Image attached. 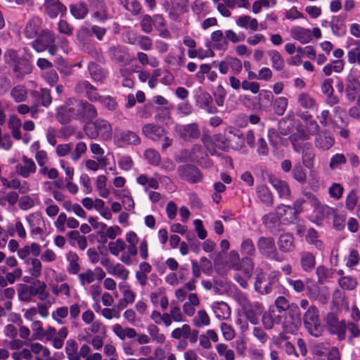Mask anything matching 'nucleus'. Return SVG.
Here are the masks:
<instances>
[{
    "mask_svg": "<svg viewBox=\"0 0 360 360\" xmlns=\"http://www.w3.org/2000/svg\"><path fill=\"white\" fill-rule=\"evenodd\" d=\"M88 69H89V73L91 75V77L95 81L102 80L104 75H103V71H102L101 67H99L98 65H97L96 63H94V62L89 63V64L88 65Z\"/></svg>",
    "mask_w": 360,
    "mask_h": 360,
    "instance_id": "nucleus-43",
    "label": "nucleus"
},
{
    "mask_svg": "<svg viewBox=\"0 0 360 360\" xmlns=\"http://www.w3.org/2000/svg\"><path fill=\"white\" fill-rule=\"evenodd\" d=\"M38 19L32 18L28 23L26 25L25 28V36L29 39H34L38 34Z\"/></svg>",
    "mask_w": 360,
    "mask_h": 360,
    "instance_id": "nucleus-32",
    "label": "nucleus"
},
{
    "mask_svg": "<svg viewBox=\"0 0 360 360\" xmlns=\"http://www.w3.org/2000/svg\"><path fill=\"white\" fill-rule=\"evenodd\" d=\"M285 312L286 316L283 322V326L288 332L292 333L301 325V312L298 306L294 303H292Z\"/></svg>",
    "mask_w": 360,
    "mask_h": 360,
    "instance_id": "nucleus-6",
    "label": "nucleus"
},
{
    "mask_svg": "<svg viewBox=\"0 0 360 360\" xmlns=\"http://www.w3.org/2000/svg\"><path fill=\"white\" fill-rule=\"evenodd\" d=\"M274 95L271 91L262 90L259 94V105L261 110L267 112L272 105Z\"/></svg>",
    "mask_w": 360,
    "mask_h": 360,
    "instance_id": "nucleus-22",
    "label": "nucleus"
},
{
    "mask_svg": "<svg viewBox=\"0 0 360 360\" xmlns=\"http://www.w3.org/2000/svg\"><path fill=\"white\" fill-rule=\"evenodd\" d=\"M360 91V82L352 75H349L347 77V84L345 91L358 92Z\"/></svg>",
    "mask_w": 360,
    "mask_h": 360,
    "instance_id": "nucleus-44",
    "label": "nucleus"
},
{
    "mask_svg": "<svg viewBox=\"0 0 360 360\" xmlns=\"http://www.w3.org/2000/svg\"><path fill=\"white\" fill-rule=\"evenodd\" d=\"M280 273L273 271L267 275L259 270L256 275L255 289L262 295H267L273 291V287L278 283Z\"/></svg>",
    "mask_w": 360,
    "mask_h": 360,
    "instance_id": "nucleus-4",
    "label": "nucleus"
},
{
    "mask_svg": "<svg viewBox=\"0 0 360 360\" xmlns=\"http://www.w3.org/2000/svg\"><path fill=\"white\" fill-rule=\"evenodd\" d=\"M269 181L274 188L277 191L281 198H285L290 195V188L285 181L272 177L269 178Z\"/></svg>",
    "mask_w": 360,
    "mask_h": 360,
    "instance_id": "nucleus-24",
    "label": "nucleus"
},
{
    "mask_svg": "<svg viewBox=\"0 0 360 360\" xmlns=\"http://www.w3.org/2000/svg\"><path fill=\"white\" fill-rule=\"evenodd\" d=\"M298 103L304 108L309 109L313 108L316 105V101L309 94L302 93L298 96Z\"/></svg>",
    "mask_w": 360,
    "mask_h": 360,
    "instance_id": "nucleus-42",
    "label": "nucleus"
},
{
    "mask_svg": "<svg viewBox=\"0 0 360 360\" xmlns=\"http://www.w3.org/2000/svg\"><path fill=\"white\" fill-rule=\"evenodd\" d=\"M339 284L342 288L353 290L357 285L355 278L350 276H343L339 279Z\"/></svg>",
    "mask_w": 360,
    "mask_h": 360,
    "instance_id": "nucleus-54",
    "label": "nucleus"
},
{
    "mask_svg": "<svg viewBox=\"0 0 360 360\" xmlns=\"http://www.w3.org/2000/svg\"><path fill=\"white\" fill-rule=\"evenodd\" d=\"M79 119H82L86 122L93 121L97 116L96 108L86 101H79Z\"/></svg>",
    "mask_w": 360,
    "mask_h": 360,
    "instance_id": "nucleus-15",
    "label": "nucleus"
},
{
    "mask_svg": "<svg viewBox=\"0 0 360 360\" xmlns=\"http://www.w3.org/2000/svg\"><path fill=\"white\" fill-rule=\"evenodd\" d=\"M78 345L75 340H69L67 341L65 352L69 360H79V355L77 354Z\"/></svg>",
    "mask_w": 360,
    "mask_h": 360,
    "instance_id": "nucleus-33",
    "label": "nucleus"
},
{
    "mask_svg": "<svg viewBox=\"0 0 360 360\" xmlns=\"http://www.w3.org/2000/svg\"><path fill=\"white\" fill-rule=\"evenodd\" d=\"M56 118L58 121L63 124L69 123L72 119L64 106H60L58 108Z\"/></svg>",
    "mask_w": 360,
    "mask_h": 360,
    "instance_id": "nucleus-50",
    "label": "nucleus"
},
{
    "mask_svg": "<svg viewBox=\"0 0 360 360\" xmlns=\"http://www.w3.org/2000/svg\"><path fill=\"white\" fill-rule=\"evenodd\" d=\"M346 162L347 159L343 154H336L331 158L329 167L331 169H334L339 165L346 164Z\"/></svg>",
    "mask_w": 360,
    "mask_h": 360,
    "instance_id": "nucleus-64",
    "label": "nucleus"
},
{
    "mask_svg": "<svg viewBox=\"0 0 360 360\" xmlns=\"http://www.w3.org/2000/svg\"><path fill=\"white\" fill-rule=\"evenodd\" d=\"M346 325L347 329L350 333L348 337V341L351 343L352 342L354 338H357L360 337V329L356 323L352 321L348 322Z\"/></svg>",
    "mask_w": 360,
    "mask_h": 360,
    "instance_id": "nucleus-58",
    "label": "nucleus"
},
{
    "mask_svg": "<svg viewBox=\"0 0 360 360\" xmlns=\"http://www.w3.org/2000/svg\"><path fill=\"white\" fill-rule=\"evenodd\" d=\"M72 118L79 119V101L75 98H69L63 105Z\"/></svg>",
    "mask_w": 360,
    "mask_h": 360,
    "instance_id": "nucleus-27",
    "label": "nucleus"
},
{
    "mask_svg": "<svg viewBox=\"0 0 360 360\" xmlns=\"http://www.w3.org/2000/svg\"><path fill=\"white\" fill-rule=\"evenodd\" d=\"M155 119L159 122H166L170 119V112L167 107H158L156 108Z\"/></svg>",
    "mask_w": 360,
    "mask_h": 360,
    "instance_id": "nucleus-55",
    "label": "nucleus"
},
{
    "mask_svg": "<svg viewBox=\"0 0 360 360\" xmlns=\"http://www.w3.org/2000/svg\"><path fill=\"white\" fill-rule=\"evenodd\" d=\"M54 41L55 38L53 33L49 30H43L38 37L32 41V45L37 52H42Z\"/></svg>",
    "mask_w": 360,
    "mask_h": 360,
    "instance_id": "nucleus-10",
    "label": "nucleus"
},
{
    "mask_svg": "<svg viewBox=\"0 0 360 360\" xmlns=\"http://www.w3.org/2000/svg\"><path fill=\"white\" fill-rule=\"evenodd\" d=\"M306 240L308 243L314 245L318 248H322V242L319 240V233L313 228L309 229L306 236Z\"/></svg>",
    "mask_w": 360,
    "mask_h": 360,
    "instance_id": "nucleus-45",
    "label": "nucleus"
},
{
    "mask_svg": "<svg viewBox=\"0 0 360 360\" xmlns=\"http://www.w3.org/2000/svg\"><path fill=\"white\" fill-rule=\"evenodd\" d=\"M257 245L259 252L262 255L267 258L278 260L277 258L278 252L273 237H259Z\"/></svg>",
    "mask_w": 360,
    "mask_h": 360,
    "instance_id": "nucleus-9",
    "label": "nucleus"
},
{
    "mask_svg": "<svg viewBox=\"0 0 360 360\" xmlns=\"http://www.w3.org/2000/svg\"><path fill=\"white\" fill-rule=\"evenodd\" d=\"M212 308L216 317L219 319H228L231 315L229 306L224 302H214Z\"/></svg>",
    "mask_w": 360,
    "mask_h": 360,
    "instance_id": "nucleus-23",
    "label": "nucleus"
},
{
    "mask_svg": "<svg viewBox=\"0 0 360 360\" xmlns=\"http://www.w3.org/2000/svg\"><path fill=\"white\" fill-rule=\"evenodd\" d=\"M120 138L122 141L129 144H137L140 142L139 136L136 135V133L131 131L121 132L120 134Z\"/></svg>",
    "mask_w": 360,
    "mask_h": 360,
    "instance_id": "nucleus-41",
    "label": "nucleus"
},
{
    "mask_svg": "<svg viewBox=\"0 0 360 360\" xmlns=\"http://www.w3.org/2000/svg\"><path fill=\"white\" fill-rule=\"evenodd\" d=\"M215 102L218 106H223L224 99L226 96V91L221 85L217 87L216 91L214 92Z\"/></svg>",
    "mask_w": 360,
    "mask_h": 360,
    "instance_id": "nucleus-59",
    "label": "nucleus"
},
{
    "mask_svg": "<svg viewBox=\"0 0 360 360\" xmlns=\"http://www.w3.org/2000/svg\"><path fill=\"white\" fill-rule=\"evenodd\" d=\"M237 301L246 319L253 325L259 323V317L262 314L264 307L259 302H251L244 295L240 294L237 296Z\"/></svg>",
    "mask_w": 360,
    "mask_h": 360,
    "instance_id": "nucleus-3",
    "label": "nucleus"
},
{
    "mask_svg": "<svg viewBox=\"0 0 360 360\" xmlns=\"http://www.w3.org/2000/svg\"><path fill=\"white\" fill-rule=\"evenodd\" d=\"M184 130L186 135H188L190 138L197 139L200 136V132L198 129L197 124L192 123L188 125H186L184 128Z\"/></svg>",
    "mask_w": 360,
    "mask_h": 360,
    "instance_id": "nucleus-62",
    "label": "nucleus"
},
{
    "mask_svg": "<svg viewBox=\"0 0 360 360\" xmlns=\"http://www.w3.org/2000/svg\"><path fill=\"white\" fill-rule=\"evenodd\" d=\"M147 330L153 341L160 344H162L165 341V335L160 333L159 328L155 325L150 324L148 326Z\"/></svg>",
    "mask_w": 360,
    "mask_h": 360,
    "instance_id": "nucleus-36",
    "label": "nucleus"
},
{
    "mask_svg": "<svg viewBox=\"0 0 360 360\" xmlns=\"http://www.w3.org/2000/svg\"><path fill=\"white\" fill-rule=\"evenodd\" d=\"M314 152L312 148L305 147L302 150V162L308 168L314 164Z\"/></svg>",
    "mask_w": 360,
    "mask_h": 360,
    "instance_id": "nucleus-40",
    "label": "nucleus"
},
{
    "mask_svg": "<svg viewBox=\"0 0 360 360\" xmlns=\"http://www.w3.org/2000/svg\"><path fill=\"white\" fill-rule=\"evenodd\" d=\"M269 55L271 58L273 68L277 70H283L285 62L281 54L276 51H271Z\"/></svg>",
    "mask_w": 360,
    "mask_h": 360,
    "instance_id": "nucleus-39",
    "label": "nucleus"
},
{
    "mask_svg": "<svg viewBox=\"0 0 360 360\" xmlns=\"http://www.w3.org/2000/svg\"><path fill=\"white\" fill-rule=\"evenodd\" d=\"M292 37L300 41L302 44H307L312 39L311 32L309 29L301 27H295L291 30Z\"/></svg>",
    "mask_w": 360,
    "mask_h": 360,
    "instance_id": "nucleus-19",
    "label": "nucleus"
},
{
    "mask_svg": "<svg viewBox=\"0 0 360 360\" xmlns=\"http://www.w3.org/2000/svg\"><path fill=\"white\" fill-rule=\"evenodd\" d=\"M143 133L145 136L153 141H158L165 136L166 131L165 129L155 124H146L142 128Z\"/></svg>",
    "mask_w": 360,
    "mask_h": 360,
    "instance_id": "nucleus-14",
    "label": "nucleus"
},
{
    "mask_svg": "<svg viewBox=\"0 0 360 360\" xmlns=\"http://www.w3.org/2000/svg\"><path fill=\"white\" fill-rule=\"evenodd\" d=\"M214 140L217 147L227 151L229 148L240 150L244 146V138L240 133H235L233 130L226 131L224 134H217Z\"/></svg>",
    "mask_w": 360,
    "mask_h": 360,
    "instance_id": "nucleus-2",
    "label": "nucleus"
},
{
    "mask_svg": "<svg viewBox=\"0 0 360 360\" xmlns=\"http://www.w3.org/2000/svg\"><path fill=\"white\" fill-rule=\"evenodd\" d=\"M326 323L330 334L336 335L340 341L345 339L347 325L345 321H339L334 313L330 312L326 317Z\"/></svg>",
    "mask_w": 360,
    "mask_h": 360,
    "instance_id": "nucleus-5",
    "label": "nucleus"
},
{
    "mask_svg": "<svg viewBox=\"0 0 360 360\" xmlns=\"http://www.w3.org/2000/svg\"><path fill=\"white\" fill-rule=\"evenodd\" d=\"M97 127L96 120L95 122H86L84 127V131L86 136H88L90 139H94L98 136Z\"/></svg>",
    "mask_w": 360,
    "mask_h": 360,
    "instance_id": "nucleus-46",
    "label": "nucleus"
},
{
    "mask_svg": "<svg viewBox=\"0 0 360 360\" xmlns=\"http://www.w3.org/2000/svg\"><path fill=\"white\" fill-rule=\"evenodd\" d=\"M32 65L26 58H20L13 66V71L18 79L22 80L25 75L32 72Z\"/></svg>",
    "mask_w": 360,
    "mask_h": 360,
    "instance_id": "nucleus-13",
    "label": "nucleus"
},
{
    "mask_svg": "<svg viewBox=\"0 0 360 360\" xmlns=\"http://www.w3.org/2000/svg\"><path fill=\"white\" fill-rule=\"evenodd\" d=\"M314 217L317 222H321L325 218H331V216L333 215V210L327 205H321L320 202L314 205Z\"/></svg>",
    "mask_w": 360,
    "mask_h": 360,
    "instance_id": "nucleus-20",
    "label": "nucleus"
},
{
    "mask_svg": "<svg viewBox=\"0 0 360 360\" xmlns=\"http://www.w3.org/2000/svg\"><path fill=\"white\" fill-rule=\"evenodd\" d=\"M217 350L220 356H224L226 360H234L235 354L232 349H228L225 344H219L217 346Z\"/></svg>",
    "mask_w": 360,
    "mask_h": 360,
    "instance_id": "nucleus-49",
    "label": "nucleus"
},
{
    "mask_svg": "<svg viewBox=\"0 0 360 360\" xmlns=\"http://www.w3.org/2000/svg\"><path fill=\"white\" fill-rule=\"evenodd\" d=\"M292 176L295 180L300 184H304L306 181L307 175L304 169L300 165H296L292 169Z\"/></svg>",
    "mask_w": 360,
    "mask_h": 360,
    "instance_id": "nucleus-51",
    "label": "nucleus"
},
{
    "mask_svg": "<svg viewBox=\"0 0 360 360\" xmlns=\"http://www.w3.org/2000/svg\"><path fill=\"white\" fill-rule=\"evenodd\" d=\"M283 314L276 311L273 307L262 313V323L266 330H271L275 324L281 323Z\"/></svg>",
    "mask_w": 360,
    "mask_h": 360,
    "instance_id": "nucleus-11",
    "label": "nucleus"
},
{
    "mask_svg": "<svg viewBox=\"0 0 360 360\" xmlns=\"http://www.w3.org/2000/svg\"><path fill=\"white\" fill-rule=\"evenodd\" d=\"M274 305L278 309L277 311L282 314L283 312L287 311L291 304H289L288 300L284 296H279L276 299Z\"/></svg>",
    "mask_w": 360,
    "mask_h": 360,
    "instance_id": "nucleus-56",
    "label": "nucleus"
},
{
    "mask_svg": "<svg viewBox=\"0 0 360 360\" xmlns=\"http://www.w3.org/2000/svg\"><path fill=\"white\" fill-rule=\"evenodd\" d=\"M98 136L104 140L110 139L112 136V127L109 122L103 119L96 120Z\"/></svg>",
    "mask_w": 360,
    "mask_h": 360,
    "instance_id": "nucleus-25",
    "label": "nucleus"
},
{
    "mask_svg": "<svg viewBox=\"0 0 360 360\" xmlns=\"http://www.w3.org/2000/svg\"><path fill=\"white\" fill-rule=\"evenodd\" d=\"M316 275L318 281L320 284H324L326 280L331 277L333 273L330 270L328 269L326 266L321 265L316 268Z\"/></svg>",
    "mask_w": 360,
    "mask_h": 360,
    "instance_id": "nucleus-47",
    "label": "nucleus"
},
{
    "mask_svg": "<svg viewBox=\"0 0 360 360\" xmlns=\"http://www.w3.org/2000/svg\"><path fill=\"white\" fill-rule=\"evenodd\" d=\"M189 0H167L163 3V7L169 11L170 19L176 20L181 14L188 10Z\"/></svg>",
    "mask_w": 360,
    "mask_h": 360,
    "instance_id": "nucleus-7",
    "label": "nucleus"
},
{
    "mask_svg": "<svg viewBox=\"0 0 360 360\" xmlns=\"http://www.w3.org/2000/svg\"><path fill=\"white\" fill-rule=\"evenodd\" d=\"M67 259L70 262L68 271L69 273L76 274L79 271V264L77 263L79 259L76 253L69 252L67 255Z\"/></svg>",
    "mask_w": 360,
    "mask_h": 360,
    "instance_id": "nucleus-38",
    "label": "nucleus"
},
{
    "mask_svg": "<svg viewBox=\"0 0 360 360\" xmlns=\"http://www.w3.org/2000/svg\"><path fill=\"white\" fill-rule=\"evenodd\" d=\"M12 97L16 102H22L25 100L26 91L22 86L14 87L11 93Z\"/></svg>",
    "mask_w": 360,
    "mask_h": 360,
    "instance_id": "nucleus-61",
    "label": "nucleus"
},
{
    "mask_svg": "<svg viewBox=\"0 0 360 360\" xmlns=\"http://www.w3.org/2000/svg\"><path fill=\"white\" fill-rule=\"evenodd\" d=\"M145 158L148 160V162L153 165H158L161 160L160 155L158 152L151 148L147 149L145 151Z\"/></svg>",
    "mask_w": 360,
    "mask_h": 360,
    "instance_id": "nucleus-48",
    "label": "nucleus"
},
{
    "mask_svg": "<svg viewBox=\"0 0 360 360\" xmlns=\"http://www.w3.org/2000/svg\"><path fill=\"white\" fill-rule=\"evenodd\" d=\"M90 6L94 11V17L100 21L108 18L105 3L101 0H90Z\"/></svg>",
    "mask_w": 360,
    "mask_h": 360,
    "instance_id": "nucleus-18",
    "label": "nucleus"
},
{
    "mask_svg": "<svg viewBox=\"0 0 360 360\" xmlns=\"http://www.w3.org/2000/svg\"><path fill=\"white\" fill-rule=\"evenodd\" d=\"M300 264L304 271H311L315 266L316 259L314 255L309 252L300 253Z\"/></svg>",
    "mask_w": 360,
    "mask_h": 360,
    "instance_id": "nucleus-21",
    "label": "nucleus"
},
{
    "mask_svg": "<svg viewBox=\"0 0 360 360\" xmlns=\"http://www.w3.org/2000/svg\"><path fill=\"white\" fill-rule=\"evenodd\" d=\"M71 14L76 19H84L89 12L87 5L84 2H79L70 6Z\"/></svg>",
    "mask_w": 360,
    "mask_h": 360,
    "instance_id": "nucleus-26",
    "label": "nucleus"
},
{
    "mask_svg": "<svg viewBox=\"0 0 360 360\" xmlns=\"http://www.w3.org/2000/svg\"><path fill=\"white\" fill-rule=\"evenodd\" d=\"M45 13L51 18H56L59 13H65L66 6L58 0H45L44 4Z\"/></svg>",
    "mask_w": 360,
    "mask_h": 360,
    "instance_id": "nucleus-12",
    "label": "nucleus"
},
{
    "mask_svg": "<svg viewBox=\"0 0 360 360\" xmlns=\"http://www.w3.org/2000/svg\"><path fill=\"white\" fill-rule=\"evenodd\" d=\"M241 251L248 257L253 256L255 254V248L252 240L250 238L244 240L241 244Z\"/></svg>",
    "mask_w": 360,
    "mask_h": 360,
    "instance_id": "nucleus-57",
    "label": "nucleus"
},
{
    "mask_svg": "<svg viewBox=\"0 0 360 360\" xmlns=\"http://www.w3.org/2000/svg\"><path fill=\"white\" fill-rule=\"evenodd\" d=\"M303 323L307 332L315 338L322 335L323 327L321 323L319 311L312 304L310 305L303 315Z\"/></svg>",
    "mask_w": 360,
    "mask_h": 360,
    "instance_id": "nucleus-1",
    "label": "nucleus"
},
{
    "mask_svg": "<svg viewBox=\"0 0 360 360\" xmlns=\"http://www.w3.org/2000/svg\"><path fill=\"white\" fill-rule=\"evenodd\" d=\"M108 247L111 254L117 256L120 252L125 249L126 245L124 241L117 239L115 242H110Z\"/></svg>",
    "mask_w": 360,
    "mask_h": 360,
    "instance_id": "nucleus-53",
    "label": "nucleus"
},
{
    "mask_svg": "<svg viewBox=\"0 0 360 360\" xmlns=\"http://www.w3.org/2000/svg\"><path fill=\"white\" fill-rule=\"evenodd\" d=\"M109 52L111 58L117 62H122L125 60L127 53L125 49L122 46H112L110 48Z\"/></svg>",
    "mask_w": 360,
    "mask_h": 360,
    "instance_id": "nucleus-34",
    "label": "nucleus"
},
{
    "mask_svg": "<svg viewBox=\"0 0 360 360\" xmlns=\"http://www.w3.org/2000/svg\"><path fill=\"white\" fill-rule=\"evenodd\" d=\"M191 333V326L188 324H184L181 328L174 329L171 334L172 338L176 340H180L181 338L187 339Z\"/></svg>",
    "mask_w": 360,
    "mask_h": 360,
    "instance_id": "nucleus-37",
    "label": "nucleus"
},
{
    "mask_svg": "<svg viewBox=\"0 0 360 360\" xmlns=\"http://www.w3.org/2000/svg\"><path fill=\"white\" fill-rule=\"evenodd\" d=\"M194 324L200 327L201 326H208L210 324V318L205 310H200L198 312V316L194 319Z\"/></svg>",
    "mask_w": 360,
    "mask_h": 360,
    "instance_id": "nucleus-52",
    "label": "nucleus"
},
{
    "mask_svg": "<svg viewBox=\"0 0 360 360\" xmlns=\"http://www.w3.org/2000/svg\"><path fill=\"white\" fill-rule=\"evenodd\" d=\"M78 278L81 285H84L86 283H91L94 281L95 273L91 269H87L86 272L79 274Z\"/></svg>",
    "mask_w": 360,
    "mask_h": 360,
    "instance_id": "nucleus-63",
    "label": "nucleus"
},
{
    "mask_svg": "<svg viewBox=\"0 0 360 360\" xmlns=\"http://www.w3.org/2000/svg\"><path fill=\"white\" fill-rule=\"evenodd\" d=\"M279 250L283 252H291L295 248L292 235L290 233L281 234L278 240Z\"/></svg>",
    "mask_w": 360,
    "mask_h": 360,
    "instance_id": "nucleus-17",
    "label": "nucleus"
},
{
    "mask_svg": "<svg viewBox=\"0 0 360 360\" xmlns=\"http://www.w3.org/2000/svg\"><path fill=\"white\" fill-rule=\"evenodd\" d=\"M75 91L77 93H83L85 91L87 98L91 101H98L101 98L96 91V88L87 81L79 82L75 86Z\"/></svg>",
    "mask_w": 360,
    "mask_h": 360,
    "instance_id": "nucleus-16",
    "label": "nucleus"
},
{
    "mask_svg": "<svg viewBox=\"0 0 360 360\" xmlns=\"http://www.w3.org/2000/svg\"><path fill=\"white\" fill-rule=\"evenodd\" d=\"M177 172L180 177L191 184H197L202 180L200 169L192 164L180 165Z\"/></svg>",
    "mask_w": 360,
    "mask_h": 360,
    "instance_id": "nucleus-8",
    "label": "nucleus"
},
{
    "mask_svg": "<svg viewBox=\"0 0 360 360\" xmlns=\"http://www.w3.org/2000/svg\"><path fill=\"white\" fill-rule=\"evenodd\" d=\"M33 283L34 285H39V292L37 295H38L39 299L41 301L46 300L49 296V293L46 291V284L39 280L34 281Z\"/></svg>",
    "mask_w": 360,
    "mask_h": 360,
    "instance_id": "nucleus-60",
    "label": "nucleus"
},
{
    "mask_svg": "<svg viewBox=\"0 0 360 360\" xmlns=\"http://www.w3.org/2000/svg\"><path fill=\"white\" fill-rule=\"evenodd\" d=\"M292 115H288L278 122L279 132L284 136L289 134L292 129Z\"/></svg>",
    "mask_w": 360,
    "mask_h": 360,
    "instance_id": "nucleus-29",
    "label": "nucleus"
},
{
    "mask_svg": "<svg viewBox=\"0 0 360 360\" xmlns=\"http://www.w3.org/2000/svg\"><path fill=\"white\" fill-rule=\"evenodd\" d=\"M234 268L236 270H243L245 276L250 278L254 268V263L252 259L248 257L243 258L240 264L235 265Z\"/></svg>",
    "mask_w": 360,
    "mask_h": 360,
    "instance_id": "nucleus-30",
    "label": "nucleus"
},
{
    "mask_svg": "<svg viewBox=\"0 0 360 360\" xmlns=\"http://www.w3.org/2000/svg\"><path fill=\"white\" fill-rule=\"evenodd\" d=\"M272 105L275 114L278 116H281L286 110L288 99L285 97H278L274 100Z\"/></svg>",
    "mask_w": 360,
    "mask_h": 360,
    "instance_id": "nucleus-31",
    "label": "nucleus"
},
{
    "mask_svg": "<svg viewBox=\"0 0 360 360\" xmlns=\"http://www.w3.org/2000/svg\"><path fill=\"white\" fill-rule=\"evenodd\" d=\"M257 195L261 201L267 205L273 204V195L266 186L262 185L257 187Z\"/></svg>",
    "mask_w": 360,
    "mask_h": 360,
    "instance_id": "nucleus-28",
    "label": "nucleus"
},
{
    "mask_svg": "<svg viewBox=\"0 0 360 360\" xmlns=\"http://www.w3.org/2000/svg\"><path fill=\"white\" fill-rule=\"evenodd\" d=\"M334 144V140L330 136L321 135L316 139V145L323 150L330 148Z\"/></svg>",
    "mask_w": 360,
    "mask_h": 360,
    "instance_id": "nucleus-35",
    "label": "nucleus"
}]
</instances>
